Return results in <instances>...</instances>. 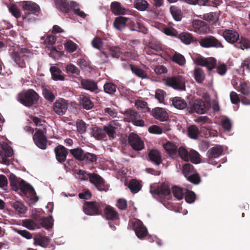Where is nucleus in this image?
<instances>
[{"label": "nucleus", "instance_id": "f257e3e1", "mask_svg": "<svg viewBox=\"0 0 250 250\" xmlns=\"http://www.w3.org/2000/svg\"><path fill=\"white\" fill-rule=\"evenodd\" d=\"M17 98L24 106L31 107L37 103L39 96L35 90L30 89L20 93Z\"/></svg>", "mask_w": 250, "mask_h": 250}, {"label": "nucleus", "instance_id": "f03ea898", "mask_svg": "<svg viewBox=\"0 0 250 250\" xmlns=\"http://www.w3.org/2000/svg\"><path fill=\"white\" fill-rule=\"evenodd\" d=\"M32 55L30 50L26 48H21L18 51H14L11 54V56L16 64L20 68L26 67L25 61Z\"/></svg>", "mask_w": 250, "mask_h": 250}, {"label": "nucleus", "instance_id": "7ed1b4c3", "mask_svg": "<svg viewBox=\"0 0 250 250\" xmlns=\"http://www.w3.org/2000/svg\"><path fill=\"white\" fill-rule=\"evenodd\" d=\"M104 209V204L101 202L85 201L83 206L84 213L90 216L102 215Z\"/></svg>", "mask_w": 250, "mask_h": 250}, {"label": "nucleus", "instance_id": "20e7f679", "mask_svg": "<svg viewBox=\"0 0 250 250\" xmlns=\"http://www.w3.org/2000/svg\"><path fill=\"white\" fill-rule=\"evenodd\" d=\"M150 192L155 198L167 200L171 199L170 188L167 184L165 183L157 186H151Z\"/></svg>", "mask_w": 250, "mask_h": 250}, {"label": "nucleus", "instance_id": "39448f33", "mask_svg": "<svg viewBox=\"0 0 250 250\" xmlns=\"http://www.w3.org/2000/svg\"><path fill=\"white\" fill-rule=\"evenodd\" d=\"M165 84L176 90L180 91L186 90L185 78L182 75L177 74L167 77L165 80Z\"/></svg>", "mask_w": 250, "mask_h": 250}, {"label": "nucleus", "instance_id": "423d86ee", "mask_svg": "<svg viewBox=\"0 0 250 250\" xmlns=\"http://www.w3.org/2000/svg\"><path fill=\"white\" fill-rule=\"evenodd\" d=\"M200 45L203 48H223L221 41L213 36H207L198 41Z\"/></svg>", "mask_w": 250, "mask_h": 250}, {"label": "nucleus", "instance_id": "0eeeda50", "mask_svg": "<svg viewBox=\"0 0 250 250\" xmlns=\"http://www.w3.org/2000/svg\"><path fill=\"white\" fill-rule=\"evenodd\" d=\"M208 108V104L202 99H198L194 100L193 103L190 102V106L187 109L190 113H197L202 114L206 113Z\"/></svg>", "mask_w": 250, "mask_h": 250}, {"label": "nucleus", "instance_id": "6e6552de", "mask_svg": "<svg viewBox=\"0 0 250 250\" xmlns=\"http://www.w3.org/2000/svg\"><path fill=\"white\" fill-rule=\"evenodd\" d=\"M89 181L100 191L106 192L109 189V186L105 184L104 180L98 174L92 173Z\"/></svg>", "mask_w": 250, "mask_h": 250}, {"label": "nucleus", "instance_id": "1a4fd4ad", "mask_svg": "<svg viewBox=\"0 0 250 250\" xmlns=\"http://www.w3.org/2000/svg\"><path fill=\"white\" fill-rule=\"evenodd\" d=\"M128 141L129 145L135 150L140 151L144 148V142L137 134L134 132L129 134Z\"/></svg>", "mask_w": 250, "mask_h": 250}, {"label": "nucleus", "instance_id": "9d476101", "mask_svg": "<svg viewBox=\"0 0 250 250\" xmlns=\"http://www.w3.org/2000/svg\"><path fill=\"white\" fill-rule=\"evenodd\" d=\"M34 143L40 148L45 149L47 147V138L42 129H37L33 136Z\"/></svg>", "mask_w": 250, "mask_h": 250}, {"label": "nucleus", "instance_id": "9b49d317", "mask_svg": "<svg viewBox=\"0 0 250 250\" xmlns=\"http://www.w3.org/2000/svg\"><path fill=\"white\" fill-rule=\"evenodd\" d=\"M120 125L117 121H113L103 126L104 133L108 136L110 140L115 138L116 131L120 129Z\"/></svg>", "mask_w": 250, "mask_h": 250}, {"label": "nucleus", "instance_id": "f8f14e48", "mask_svg": "<svg viewBox=\"0 0 250 250\" xmlns=\"http://www.w3.org/2000/svg\"><path fill=\"white\" fill-rule=\"evenodd\" d=\"M68 108L66 101L62 98L56 100L53 104V110L59 116L63 115Z\"/></svg>", "mask_w": 250, "mask_h": 250}, {"label": "nucleus", "instance_id": "ddd939ff", "mask_svg": "<svg viewBox=\"0 0 250 250\" xmlns=\"http://www.w3.org/2000/svg\"><path fill=\"white\" fill-rule=\"evenodd\" d=\"M196 63L198 65L206 66L208 71L212 70L216 66V60L212 57L205 58L199 57L196 60Z\"/></svg>", "mask_w": 250, "mask_h": 250}, {"label": "nucleus", "instance_id": "4468645a", "mask_svg": "<svg viewBox=\"0 0 250 250\" xmlns=\"http://www.w3.org/2000/svg\"><path fill=\"white\" fill-rule=\"evenodd\" d=\"M54 153L56 160L61 164H63L66 161V157L68 154V149L64 146L59 145L54 148Z\"/></svg>", "mask_w": 250, "mask_h": 250}, {"label": "nucleus", "instance_id": "2eb2a0df", "mask_svg": "<svg viewBox=\"0 0 250 250\" xmlns=\"http://www.w3.org/2000/svg\"><path fill=\"white\" fill-rule=\"evenodd\" d=\"M23 7L27 12L26 14H32L37 16L41 15V9L38 4L35 2L26 1L24 2Z\"/></svg>", "mask_w": 250, "mask_h": 250}, {"label": "nucleus", "instance_id": "dca6fc26", "mask_svg": "<svg viewBox=\"0 0 250 250\" xmlns=\"http://www.w3.org/2000/svg\"><path fill=\"white\" fill-rule=\"evenodd\" d=\"M223 152V148L221 146H217L209 149L208 151V162L209 164L215 165L217 163H214L213 159L218 158Z\"/></svg>", "mask_w": 250, "mask_h": 250}, {"label": "nucleus", "instance_id": "f3484780", "mask_svg": "<svg viewBox=\"0 0 250 250\" xmlns=\"http://www.w3.org/2000/svg\"><path fill=\"white\" fill-rule=\"evenodd\" d=\"M133 226L135 234L139 239L144 238L146 236L148 232L147 229L141 221L137 220L135 221Z\"/></svg>", "mask_w": 250, "mask_h": 250}, {"label": "nucleus", "instance_id": "a211bd4d", "mask_svg": "<svg viewBox=\"0 0 250 250\" xmlns=\"http://www.w3.org/2000/svg\"><path fill=\"white\" fill-rule=\"evenodd\" d=\"M194 31L198 34H206L208 32L209 27L208 25L201 20H195L193 22Z\"/></svg>", "mask_w": 250, "mask_h": 250}, {"label": "nucleus", "instance_id": "6ab92c4d", "mask_svg": "<svg viewBox=\"0 0 250 250\" xmlns=\"http://www.w3.org/2000/svg\"><path fill=\"white\" fill-rule=\"evenodd\" d=\"M103 212L106 219L111 221L117 220L119 219V214L117 210L109 205L104 204Z\"/></svg>", "mask_w": 250, "mask_h": 250}, {"label": "nucleus", "instance_id": "aec40b11", "mask_svg": "<svg viewBox=\"0 0 250 250\" xmlns=\"http://www.w3.org/2000/svg\"><path fill=\"white\" fill-rule=\"evenodd\" d=\"M223 36L227 42L232 44H236L239 39L238 33L233 30H225L223 33Z\"/></svg>", "mask_w": 250, "mask_h": 250}, {"label": "nucleus", "instance_id": "412c9836", "mask_svg": "<svg viewBox=\"0 0 250 250\" xmlns=\"http://www.w3.org/2000/svg\"><path fill=\"white\" fill-rule=\"evenodd\" d=\"M152 114L155 119L162 122L166 121L168 118L166 110L161 107H156L152 109Z\"/></svg>", "mask_w": 250, "mask_h": 250}, {"label": "nucleus", "instance_id": "4be33fe9", "mask_svg": "<svg viewBox=\"0 0 250 250\" xmlns=\"http://www.w3.org/2000/svg\"><path fill=\"white\" fill-rule=\"evenodd\" d=\"M195 121L196 123L201 124V129L202 130H204V129H206L208 131L209 136H211L212 135L210 126L205 125L206 124H210L211 123V120L208 116H200L196 119Z\"/></svg>", "mask_w": 250, "mask_h": 250}, {"label": "nucleus", "instance_id": "5701e85b", "mask_svg": "<svg viewBox=\"0 0 250 250\" xmlns=\"http://www.w3.org/2000/svg\"><path fill=\"white\" fill-rule=\"evenodd\" d=\"M50 71L53 80L63 81L65 80L64 74L59 67L55 66H51Z\"/></svg>", "mask_w": 250, "mask_h": 250}, {"label": "nucleus", "instance_id": "b1692460", "mask_svg": "<svg viewBox=\"0 0 250 250\" xmlns=\"http://www.w3.org/2000/svg\"><path fill=\"white\" fill-rule=\"evenodd\" d=\"M149 160L157 166L162 162V156L160 152L156 149L151 150L148 153Z\"/></svg>", "mask_w": 250, "mask_h": 250}, {"label": "nucleus", "instance_id": "393cba45", "mask_svg": "<svg viewBox=\"0 0 250 250\" xmlns=\"http://www.w3.org/2000/svg\"><path fill=\"white\" fill-rule=\"evenodd\" d=\"M82 87L85 89L93 92L98 89V86L95 81L89 79H82L81 81Z\"/></svg>", "mask_w": 250, "mask_h": 250}, {"label": "nucleus", "instance_id": "a878e982", "mask_svg": "<svg viewBox=\"0 0 250 250\" xmlns=\"http://www.w3.org/2000/svg\"><path fill=\"white\" fill-rule=\"evenodd\" d=\"M57 8L63 13H67L70 11L69 3L67 0H55Z\"/></svg>", "mask_w": 250, "mask_h": 250}, {"label": "nucleus", "instance_id": "bb28decb", "mask_svg": "<svg viewBox=\"0 0 250 250\" xmlns=\"http://www.w3.org/2000/svg\"><path fill=\"white\" fill-rule=\"evenodd\" d=\"M172 102L173 105L178 109L182 110L188 107L187 102L181 97H174Z\"/></svg>", "mask_w": 250, "mask_h": 250}, {"label": "nucleus", "instance_id": "cd10ccee", "mask_svg": "<svg viewBox=\"0 0 250 250\" xmlns=\"http://www.w3.org/2000/svg\"><path fill=\"white\" fill-rule=\"evenodd\" d=\"M128 19L124 17H119L115 19L113 23L114 26L119 30H121L128 23Z\"/></svg>", "mask_w": 250, "mask_h": 250}, {"label": "nucleus", "instance_id": "c85d7f7f", "mask_svg": "<svg viewBox=\"0 0 250 250\" xmlns=\"http://www.w3.org/2000/svg\"><path fill=\"white\" fill-rule=\"evenodd\" d=\"M92 134L93 137L98 140L105 141L107 140L106 135L104 133L103 128L97 126L93 127Z\"/></svg>", "mask_w": 250, "mask_h": 250}, {"label": "nucleus", "instance_id": "c756f323", "mask_svg": "<svg viewBox=\"0 0 250 250\" xmlns=\"http://www.w3.org/2000/svg\"><path fill=\"white\" fill-rule=\"evenodd\" d=\"M19 189L24 194L28 192L32 195H36V192L34 188L30 185L26 183L22 180H21Z\"/></svg>", "mask_w": 250, "mask_h": 250}, {"label": "nucleus", "instance_id": "7c9ffc66", "mask_svg": "<svg viewBox=\"0 0 250 250\" xmlns=\"http://www.w3.org/2000/svg\"><path fill=\"white\" fill-rule=\"evenodd\" d=\"M111 9L115 15H124L126 12L125 8L122 6L120 3L117 1L111 3Z\"/></svg>", "mask_w": 250, "mask_h": 250}, {"label": "nucleus", "instance_id": "2f4dec72", "mask_svg": "<svg viewBox=\"0 0 250 250\" xmlns=\"http://www.w3.org/2000/svg\"><path fill=\"white\" fill-rule=\"evenodd\" d=\"M125 115L126 116V121L132 123L135 119L140 118L139 114L135 110L128 109L125 111Z\"/></svg>", "mask_w": 250, "mask_h": 250}, {"label": "nucleus", "instance_id": "473e14b6", "mask_svg": "<svg viewBox=\"0 0 250 250\" xmlns=\"http://www.w3.org/2000/svg\"><path fill=\"white\" fill-rule=\"evenodd\" d=\"M129 66L132 73L138 77L142 79L147 78V74L144 70L131 64H129Z\"/></svg>", "mask_w": 250, "mask_h": 250}, {"label": "nucleus", "instance_id": "72a5a7b5", "mask_svg": "<svg viewBox=\"0 0 250 250\" xmlns=\"http://www.w3.org/2000/svg\"><path fill=\"white\" fill-rule=\"evenodd\" d=\"M11 206L18 214H24L27 210V207L21 202L15 201L11 203Z\"/></svg>", "mask_w": 250, "mask_h": 250}, {"label": "nucleus", "instance_id": "f704fd0d", "mask_svg": "<svg viewBox=\"0 0 250 250\" xmlns=\"http://www.w3.org/2000/svg\"><path fill=\"white\" fill-rule=\"evenodd\" d=\"M194 78L198 83H202L205 79V74L200 68H195L194 70Z\"/></svg>", "mask_w": 250, "mask_h": 250}, {"label": "nucleus", "instance_id": "c9c22d12", "mask_svg": "<svg viewBox=\"0 0 250 250\" xmlns=\"http://www.w3.org/2000/svg\"><path fill=\"white\" fill-rule=\"evenodd\" d=\"M165 150L170 155L175 156L177 153V147L173 143L168 141L163 145Z\"/></svg>", "mask_w": 250, "mask_h": 250}, {"label": "nucleus", "instance_id": "e433bc0d", "mask_svg": "<svg viewBox=\"0 0 250 250\" xmlns=\"http://www.w3.org/2000/svg\"><path fill=\"white\" fill-rule=\"evenodd\" d=\"M170 13L176 21H180L183 17L181 10L176 6H171L170 7Z\"/></svg>", "mask_w": 250, "mask_h": 250}, {"label": "nucleus", "instance_id": "4c0bfd02", "mask_svg": "<svg viewBox=\"0 0 250 250\" xmlns=\"http://www.w3.org/2000/svg\"><path fill=\"white\" fill-rule=\"evenodd\" d=\"M80 103L83 108L89 110L92 108L94 106L93 103L90 98L86 96H83L80 98Z\"/></svg>", "mask_w": 250, "mask_h": 250}, {"label": "nucleus", "instance_id": "58836bf2", "mask_svg": "<svg viewBox=\"0 0 250 250\" xmlns=\"http://www.w3.org/2000/svg\"><path fill=\"white\" fill-rule=\"evenodd\" d=\"M236 47L242 49L250 48V40L241 37L239 39L237 43L235 45Z\"/></svg>", "mask_w": 250, "mask_h": 250}, {"label": "nucleus", "instance_id": "ea45409f", "mask_svg": "<svg viewBox=\"0 0 250 250\" xmlns=\"http://www.w3.org/2000/svg\"><path fill=\"white\" fill-rule=\"evenodd\" d=\"M109 55L112 58H119L122 54V48L119 46H113L109 47Z\"/></svg>", "mask_w": 250, "mask_h": 250}, {"label": "nucleus", "instance_id": "a19ab883", "mask_svg": "<svg viewBox=\"0 0 250 250\" xmlns=\"http://www.w3.org/2000/svg\"><path fill=\"white\" fill-rule=\"evenodd\" d=\"M34 244L39 245L42 247H46L49 243V239L46 236H39L34 238Z\"/></svg>", "mask_w": 250, "mask_h": 250}, {"label": "nucleus", "instance_id": "79ce46f5", "mask_svg": "<svg viewBox=\"0 0 250 250\" xmlns=\"http://www.w3.org/2000/svg\"><path fill=\"white\" fill-rule=\"evenodd\" d=\"M188 137L193 139H196L200 133L198 128L195 125H190L188 128Z\"/></svg>", "mask_w": 250, "mask_h": 250}, {"label": "nucleus", "instance_id": "37998d69", "mask_svg": "<svg viewBox=\"0 0 250 250\" xmlns=\"http://www.w3.org/2000/svg\"><path fill=\"white\" fill-rule=\"evenodd\" d=\"M128 187L132 193H136L141 189L142 186L138 181L132 179L130 181Z\"/></svg>", "mask_w": 250, "mask_h": 250}, {"label": "nucleus", "instance_id": "c03bdc74", "mask_svg": "<svg viewBox=\"0 0 250 250\" xmlns=\"http://www.w3.org/2000/svg\"><path fill=\"white\" fill-rule=\"evenodd\" d=\"M70 152L76 159L83 161L85 152L81 148L77 147L71 149L70 150Z\"/></svg>", "mask_w": 250, "mask_h": 250}, {"label": "nucleus", "instance_id": "a18cd8bd", "mask_svg": "<svg viewBox=\"0 0 250 250\" xmlns=\"http://www.w3.org/2000/svg\"><path fill=\"white\" fill-rule=\"evenodd\" d=\"M172 61L180 66H183L186 63V59L184 56L176 52H175L172 58Z\"/></svg>", "mask_w": 250, "mask_h": 250}, {"label": "nucleus", "instance_id": "49530a36", "mask_svg": "<svg viewBox=\"0 0 250 250\" xmlns=\"http://www.w3.org/2000/svg\"><path fill=\"white\" fill-rule=\"evenodd\" d=\"M182 42L186 44H189L193 41V36L189 33L182 32L179 36Z\"/></svg>", "mask_w": 250, "mask_h": 250}, {"label": "nucleus", "instance_id": "de8ad7c7", "mask_svg": "<svg viewBox=\"0 0 250 250\" xmlns=\"http://www.w3.org/2000/svg\"><path fill=\"white\" fill-rule=\"evenodd\" d=\"M195 172L193 166L189 163L183 165L182 167V172L185 177H188Z\"/></svg>", "mask_w": 250, "mask_h": 250}, {"label": "nucleus", "instance_id": "09e8293b", "mask_svg": "<svg viewBox=\"0 0 250 250\" xmlns=\"http://www.w3.org/2000/svg\"><path fill=\"white\" fill-rule=\"evenodd\" d=\"M135 7L140 11H145L148 7L149 4L146 0H136L134 2Z\"/></svg>", "mask_w": 250, "mask_h": 250}, {"label": "nucleus", "instance_id": "8fccbe9b", "mask_svg": "<svg viewBox=\"0 0 250 250\" xmlns=\"http://www.w3.org/2000/svg\"><path fill=\"white\" fill-rule=\"evenodd\" d=\"M116 87V85L112 82H107L104 85V91L110 95L115 92Z\"/></svg>", "mask_w": 250, "mask_h": 250}, {"label": "nucleus", "instance_id": "3c124183", "mask_svg": "<svg viewBox=\"0 0 250 250\" xmlns=\"http://www.w3.org/2000/svg\"><path fill=\"white\" fill-rule=\"evenodd\" d=\"M10 184L12 188L15 191H18L21 181L16 176L11 175L9 178Z\"/></svg>", "mask_w": 250, "mask_h": 250}, {"label": "nucleus", "instance_id": "603ef678", "mask_svg": "<svg viewBox=\"0 0 250 250\" xmlns=\"http://www.w3.org/2000/svg\"><path fill=\"white\" fill-rule=\"evenodd\" d=\"M189 160L194 164L199 163L201 161L199 154L195 150H190L189 153Z\"/></svg>", "mask_w": 250, "mask_h": 250}, {"label": "nucleus", "instance_id": "864d4df0", "mask_svg": "<svg viewBox=\"0 0 250 250\" xmlns=\"http://www.w3.org/2000/svg\"><path fill=\"white\" fill-rule=\"evenodd\" d=\"M22 226L28 229L35 230L37 228V224L34 221L30 219H25L22 220Z\"/></svg>", "mask_w": 250, "mask_h": 250}, {"label": "nucleus", "instance_id": "5fc2aeb1", "mask_svg": "<svg viewBox=\"0 0 250 250\" xmlns=\"http://www.w3.org/2000/svg\"><path fill=\"white\" fill-rule=\"evenodd\" d=\"M66 71L67 73L72 74L75 76L79 75L80 73L79 69L72 63H69L66 65Z\"/></svg>", "mask_w": 250, "mask_h": 250}, {"label": "nucleus", "instance_id": "6e6d98bb", "mask_svg": "<svg viewBox=\"0 0 250 250\" xmlns=\"http://www.w3.org/2000/svg\"><path fill=\"white\" fill-rule=\"evenodd\" d=\"M42 95L46 100L50 102H53L55 99V96L53 92L46 88L43 89Z\"/></svg>", "mask_w": 250, "mask_h": 250}, {"label": "nucleus", "instance_id": "4d7b16f0", "mask_svg": "<svg viewBox=\"0 0 250 250\" xmlns=\"http://www.w3.org/2000/svg\"><path fill=\"white\" fill-rule=\"evenodd\" d=\"M177 152L183 160L186 162L189 161V151L188 152L184 147L180 146L177 150Z\"/></svg>", "mask_w": 250, "mask_h": 250}, {"label": "nucleus", "instance_id": "13d9d810", "mask_svg": "<svg viewBox=\"0 0 250 250\" xmlns=\"http://www.w3.org/2000/svg\"><path fill=\"white\" fill-rule=\"evenodd\" d=\"M185 198L187 203H192L196 199V194L191 190H186L185 193Z\"/></svg>", "mask_w": 250, "mask_h": 250}, {"label": "nucleus", "instance_id": "bf43d9fd", "mask_svg": "<svg viewBox=\"0 0 250 250\" xmlns=\"http://www.w3.org/2000/svg\"><path fill=\"white\" fill-rule=\"evenodd\" d=\"M13 154V149L9 146L3 147L2 150L0 151V155L3 159H4V158L10 157L12 156Z\"/></svg>", "mask_w": 250, "mask_h": 250}, {"label": "nucleus", "instance_id": "052dcab7", "mask_svg": "<svg viewBox=\"0 0 250 250\" xmlns=\"http://www.w3.org/2000/svg\"><path fill=\"white\" fill-rule=\"evenodd\" d=\"M172 193L174 196L178 200H181L183 199L185 194L182 188L176 186L173 187Z\"/></svg>", "mask_w": 250, "mask_h": 250}, {"label": "nucleus", "instance_id": "680f3d73", "mask_svg": "<svg viewBox=\"0 0 250 250\" xmlns=\"http://www.w3.org/2000/svg\"><path fill=\"white\" fill-rule=\"evenodd\" d=\"M83 161H85L88 163H94L97 161V156L94 154L86 152L83 155Z\"/></svg>", "mask_w": 250, "mask_h": 250}, {"label": "nucleus", "instance_id": "e2e57ef3", "mask_svg": "<svg viewBox=\"0 0 250 250\" xmlns=\"http://www.w3.org/2000/svg\"><path fill=\"white\" fill-rule=\"evenodd\" d=\"M41 224L43 228L49 229L52 228L53 223L51 218L45 217L41 220Z\"/></svg>", "mask_w": 250, "mask_h": 250}, {"label": "nucleus", "instance_id": "0e129e2a", "mask_svg": "<svg viewBox=\"0 0 250 250\" xmlns=\"http://www.w3.org/2000/svg\"><path fill=\"white\" fill-rule=\"evenodd\" d=\"M218 18V14L216 12H209L203 15V19L207 21H215Z\"/></svg>", "mask_w": 250, "mask_h": 250}, {"label": "nucleus", "instance_id": "69168bd1", "mask_svg": "<svg viewBox=\"0 0 250 250\" xmlns=\"http://www.w3.org/2000/svg\"><path fill=\"white\" fill-rule=\"evenodd\" d=\"M186 177L189 182L195 185L198 184L201 181L200 176L197 173H193Z\"/></svg>", "mask_w": 250, "mask_h": 250}, {"label": "nucleus", "instance_id": "338daca9", "mask_svg": "<svg viewBox=\"0 0 250 250\" xmlns=\"http://www.w3.org/2000/svg\"><path fill=\"white\" fill-rule=\"evenodd\" d=\"M77 174L78 175L79 179L81 180H90V176L92 175V173H87L85 171L83 170H79Z\"/></svg>", "mask_w": 250, "mask_h": 250}, {"label": "nucleus", "instance_id": "774afa93", "mask_svg": "<svg viewBox=\"0 0 250 250\" xmlns=\"http://www.w3.org/2000/svg\"><path fill=\"white\" fill-rule=\"evenodd\" d=\"M77 47V44L71 41L67 42L65 44V49L68 52L70 53H72L76 51Z\"/></svg>", "mask_w": 250, "mask_h": 250}]
</instances>
